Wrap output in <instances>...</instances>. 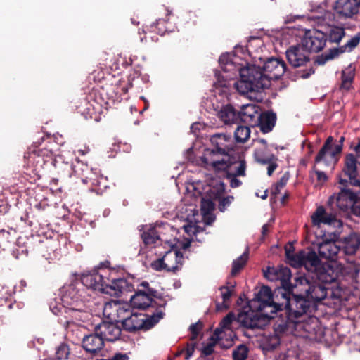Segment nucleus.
Returning a JSON list of instances; mask_svg holds the SVG:
<instances>
[{
	"label": "nucleus",
	"mask_w": 360,
	"mask_h": 360,
	"mask_svg": "<svg viewBox=\"0 0 360 360\" xmlns=\"http://www.w3.org/2000/svg\"><path fill=\"white\" fill-rule=\"evenodd\" d=\"M286 64L282 59L269 58L262 66V71L255 65L240 70V79L235 83V88L240 94L258 92L268 88L271 80H276L283 75Z\"/></svg>",
	"instance_id": "f257e3e1"
},
{
	"label": "nucleus",
	"mask_w": 360,
	"mask_h": 360,
	"mask_svg": "<svg viewBox=\"0 0 360 360\" xmlns=\"http://www.w3.org/2000/svg\"><path fill=\"white\" fill-rule=\"evenodd\" d=\"M249 310L238 314L237 321L245 328L262 329L274 317V314L283 311V303L276 302L269 287L263 286L255 298L248 303Z\"/></svg>",
	"instance_id": "f03ea898"
},
{
	"label": "nucleus",
	"mask_w": 360,
	"mask_h": 360,
	"mask_svg": "<svg viewBox=\"0 0 360 360\" xmlns=\"http://www.w3.org/2000/svg\"><path fill=\"white\" fill-rule=\"evenodd\" d=\"M24 158L27 169H30L35 175H39L44 167L47 164L53 165L59 170L62 168V157L56 158L52 148L46 147L39 148V146L37 143H34L28 148Z\"/></svg>",
	"instance_id": "7ed1b4c3"
},
{
	"label": "nucleus",
	"mask_w": 360,
	"mask_h": 360,
	"mask_svg": "<svg viewBox=\"0 0 360 360\" xmlns=\"http://www.w3.org/2000/svg\"><path fill=\"white\" fill-rule=\"evenodd\" d=\"M281 298L283 300V311H285L288 323L295 322L296 319L316 309V305L309 300L303 292L295 294L294 290L284 292Z\"/></svg>",
	"instance_id": "20e7f679"
},
{
	"label": "nucleus",
	"mask_w": 360,
	"mask_h": 360,
	"mask_svg": "<svg viewBox=\"0 0 360 360\" xmlns=\"http://www.w3.org/2000/svg\"><path fill=\"white\" fill-rule=\"evenodd\" d=\"M164 312L161 310H157L150 314L142 313H132L130 311L129 315L122 321V326L124 329L129 332H134L141 329L148 330L153 327L157 323L163 318Z\"/></svg>",
	"instance_id": "39448f33"
},
{
	"label": "nucleus",
	"mask_w": 360,
	"mask_h": 360,
	"mask_svg": "<svg viewBox=\"0 0 360 360\" xmlns=\"http://www.w3.org/2000/svg\"><path fill=\"white\" fill-rule=\"evenodd\" d=\"M359 272L360 264L357 263H354L351 267L344 269L338 265L325 263L321 264L315 273L321 283H332L339 281L343 273L351 274L352 281L356 282Z\"/></svg>",
	"instance_id": "423d86ee"
},
{
	"label": "nucleus",
	"mask_w": 360,
	"mask_h": 360,
	"mask_svg": "<svg viewBox=\"0 0 360 360\" xmlns=\"http://www.w3.org/2000/svg\"><path fill=\"white\" fill-rule=\"evenodd\" d=\"M295 289L297 292H303L315 305L326 297L328 290L325 284L319 281H310L305 276L295 278Z\"/></svg>",
	"instance_id": "0eeeda50"
},
{
	"label": "nucleus",
	"mask_w": 360,
	"mask_h": 360,
	"mask_svg": "<svg viewBox=\"0 0 360 360\" xmlns=\"http://www.w3.org/2000/svg\"><path fill=\"white\" fill-rule=\"evenodd\" d=\"M219 165L222 167L221 171L224 172V176L231 188H238L242 185L239 177L246 176V162L242 160L240 155L230 154L225 162Z\"/></svg>",
	"instance_id": "6e6552de"
},
{
	"label": "nucleus",
	"mask_w": 360,
	"mask_h": 360,
	"mask_svg": "<svg viewBox=\"0 0 360 360\" xmlns=\"http://www.w3.org/2000/svg\"><path fill=\"white\" fill-rule=\"evenodd\" d=\"M338 182L341 186L340 191L337 194L330 196L328 202L330 205H335L340 211L346 212L351 210L357 194L352 191L349 186L359 188L356 193L360 192V187L351 184L349 179H344L342 175L340 176Z\"/></svg>",
	"instance_id": "1a4fd4ad"
},
{
	"label": "nucleus",
	"mask_w": 360,
	"mask_h": 360,
	"mask_svg": "<svg viewBox=\"0 0 360 360\" xmlns=\"http://www.w3.org/2000/svg\"><path fill=\"white\" fill-rule=\"evenodd\" d=\"M265 278L270 281H279L280 285L276 287L275 296L278 299L284 292H290L295 290V284L290 283L291 271L286 266L268 267L264 271Z\"/></svg>",
	"instance_id": "9d476101"
},
{
	"label": "nucleus",
	"mask_w": 360,
	"mask_h": 360,
	"mask_svg": "<svg viewBox=\"0 0 360 360\" xmlns=\"http://www.w3.org/2000/svg\"><path fill=\"white\" fill-rule=\"evenodd\" d=\"M60 170L67 172L70 176L75 175L80 178L84 184L91 183L92 185L97 184V176L100 174V170L97 168L90 167L87 164L77 160L73 164L63 161Z\"/></svg>",
	"instance_id": "9b49d317"
},
{
	"label": "nucleus",
	"mask_w": 360,
	"mask_h": 360,
	"mask_svg": "<svg viewBox=\"0 0 360 360\" xmlns=\"http://www.w3.org/2000/svg\"><path fill=\"white\" fill-rule=\"evenodd\" d=\"M310 18L317 26L325 27L326 39L330 43L339 44L345 36V30L343 27L330 25L333 19L331 12L323 11L321 15H312Z\"/></svg>",
	"instance_id": "f8f14e48"
},
{
	"label": "nucleus",
	"mask_w": 360,
	"mask_h": 360,
	"mask_svg": "<svg viewBox=\"0 0 360 360\" xmlns=\"http://www.w3.org/2000/svg\"><path fill=\"white\" fill-rule=\"evenodd\" d=\"M286 256L291 266L295 268L304 266L309 271L315 273L321 265L320 259L312 250H301L295 254L286 250Z\"/></svg>",
	"instance_id": "ddd939ff"
},
{
	"label": "nucleus",
	"mask_w": 360,
	"mask_h": 360,
	"mask_svg": "<svg viewBox=\"0 0 360 360\" xmlns=\"http://www.w3.org/2000/svg\"><path fill=\"white\" fill-rule=\"evenodd\" d=\"M184 261L183 254L176 248L172 247L162 257L153 261L151 267L156 271L176 272L181 269Z\"/></svg>",
	"instance_id": "4468645a"
},
{
	"label": "nucleus",
	"mask_w": 360,
	"mask_h": 360,
	"mask_svg": "<svg viewBox=\"0 0 360 360\" xmlns=\"http://www.w3.org/2000/svg\"><path fill=\"white\" fill-rule=\"evenodd\" d=\"M85 289L79 282L72 283L63 288L61 301L65 308L83 307L88 300Z\"/></svg>",
	"instance_id": "2eb2a0df"
},
{
	"label": "nucleus",
	"mask_w": 360,
	"mask_h": 360,
	"mask_svg": "<svg viewBox=\"0 0 360 360\" xmlns=\"http://www.w3.org/2000/svg\"><path fill=\"white\" fill-rule=\"evenodd\" d=\"M160 299L158 297H153V295H150V294H148L146 292H142L141 290H138V291L131 296L130 299L131 305L135 308L142 310H148L151 312H156L157 310L162 311V308L165 307L167 302L160 300V302H158L154 299Z\"/></svg>",
	"instance_id": "dca6fc26"
},
{
	"label": "nucleus",
	"mask_w": 360,
	"mask_h": 360,
	"mask_svg": "<svg viewBox=\"0 0 360 360\" xmlns=\"http://www.w3.org/2000/svg\"><path fill=\"white\" fill-rule=\"evenodd\" d=\"M333 141L332 136L328 137L315 158L316 164H323L326 167L333 168L338 160L337 155L341 153V146H333Z\"/></svg>",
	"instance_id": "f3484780"
},
{
	"label": "nucleus",
	"mask_w": 360,
	"mask_h": 360,
	"mask_svg": "<svg viewBox=\"0 0 360 360\" xmlns=\"http://www.w3.org/2000/svg\"><path fill=\"white\" fill-rule=\"evenodd\" d=\"M356 155L352 153L347 154L345 159L343 174L349 179L351 184L360 187V174L357 170V163L360 165V139L354 146Z\"/></svg>",
	"instance_id": "a211bd4d"
},
{
	"label": "nucleus",
	"mask_w": 360,
	"mask_h": 360,
	"mask_svg": "<svg viewBox=\"0 0 360 360\" xmlns=\"http://www.w3.org/2000/svg\"><path fill=\"white\" fill-rule=\"evenodd\" d=\"M224 191V184L220 182L216 186L210 187L207 191L209 198H202L201 200V212L207 224H211L215 219L212 214L214 208L213 200L219 198Z\"/></svg>",
	"instance_id": "6ab92c4d"
},
{
	"label": "nucleus",
	"mask_w": 360,
	"mask_h": 360,
	"mask_svg": "<svg viewBox=\"0 0 360 360\" xmlns=\"http://www.w3.org/2000/svg\"><path fill=\"white\" fill-rule=\"evenodd\" d=\"M108 270L100 269L84 273L81 276V284L82 288L86 287L94 290L103 292L108 277Z\"/></svg>",
	"instance_id": "aec40b11"
},
{
	"label": "nucleus",
	"mask_w": 360,
	"mask_h": 360,
	"mask_svg": "<svg viewBox=\"0 0 360 360\" xmlns=\"http://www.w3.org/2000/svg\"><path fill=\"white\" fill-rule=\"evenodd\" d=\"M301 44L308 52L318 53L321 51L326 44L324 30L315 29L307 31Z\"/></svg>",
	"instance_id": "412c9836"
},
{
	"label": "nucleus",
	"mask_w": 360,
	"mask_h": 360,
	"mask_svg": "<svg viewBox=\"0 0 360 360\" xmlns=\"http://www.w3.org/2000/svg\"><path fill=\"white\" fill-rule=\"evenodd\" d=\"M129 306L126 303L111 300L104 304L103 314L110 321L119 323L122 321L125 315L130 314Z\"/></svg>",
	"instance_id": "4be33fe9"
},
{
	"label": "nucleus",
	"mask_w": 360,
	"mask_h": 360,
	"mask_svg": "<svg viewBox=\"0 0 360 360\" xmlns=\"http://www.w3.org/2000/svg\"><path fill=\"white\" fill-rule=\"evenodd\" d=\"M285 54L288 61L294 68L304 65L309 61V52L302 44L290 46Z\"/></svg>",
	"instance_id": "5701e85b"
},
{
	"label": "nucleus",
	"mask_w": 360,
	"mask_h": 360,
	"mask_svg": "<svg viewBox=\"0 0 360 360\" xmlns=\"http://www.w3.org/2000/svg\"><path fill=\"white\" fill-rule=\"evenodd\" d=\"M261 110L255 104H246L241 106L239 110V120L251 127H255L259 123Z\"/></svg>",
	"instance_id": "b1692460"
},
{
	"label": "nucleus",
	"mask_w": 360,
	"mask_h": 360,
	"mask_svg": "<svg viewBox=\"0 0 360 360\" xmlns=\"http://www.w3.org/2000/svg\"><path fill=\"white\" fill-rule=\"evenodd\" d=\"M116 322L110 321H103L95 327V332L98 333L105 341L114 342L121 335V329Z\"/></svg>",
	"instance_id": "393cba45"
},
{
	"label": "nucleus",
	"mask_w": 360,
	"mask_h": 360,
	"mask_svg": "<svg viewBox=\"0 0 360 360\" xmlns=\"http://www.w3.org/2000/svg\"><path fill=\"white\" fill-rule=\"evenodd\" d=\"M230 154L223 155L219 153L215 149H206L203 155L201 157V161L205 167L216 172H220L222 167L219 166V163L225 162Z\"/></svg>",
	"instance_id": "a878e982"
},
{
	"label": "nucleus",
	"mask_w": 360,
	"mask_h": 360,
	"mask_svg": "<svg viewBox=\"0 0 360 360\" xmlns=\"http://www.w3.org/2000/svg\"><path fill=\"white\" fill-rule=\"evenodd\" d=\"M317 250L321 257L336 261L339 258H342L340 247L338 241L326 240L320 243L317 246Z\"/></svg>",
	"instance_id": "bb28decb"
},
{
	"label": "nucleus",
	"mask_w": 360,
	"mask_h": 360,
	"mask_svg": "<svg viewBox=\"0 0 360 360\" xmlns=\"http://www.w3.org/2000/svg\"><path fill=\"white\" fill-rule=\"evenodd\" d=\"M311 221L315 226L323 224L330 226L340 227L342 224V221L338 219L333 213L327 212L323 206H319L316 208L311 216Z\"/></svg>",
	"instance_id": "cd10ccee"
},
{
	"label": "nucleus",
	"mask_w": 360,
	"mask_h": 360,
	"mask_svg": "<svg viewBox=\"0 0 360 360\" xmlns=\"http://www.w3.org/2000/svg\"><path fill=\"white\" fill-rule=\"evenodd\" d=\"M210 142L213 146L212 149L223 155L231 154L233 150L234 143L231 135L215 134L211 136Z\"/></svg>",
	"instance_id": "c85d7f7f"
},
{
	"label": "nucleus",
	"mask_w": 360,
	"mask_h": 360,
	"mask_svg": "<svg viewBox=\"0 0 360 360\" xmlns=\"http://www.w3.org/2000/svg\"><path fill=\"white\" fill-rule=\"evenodd\" d=\"M360 8V0H337L334 10L341 18H349L356 14Z\"/></svg>",
	"instance_id": "c756f323"
},
{
	"label": "nucleus",
	"mask_w": 360,
	"mask_h": 360,
	"mask_svg": "<svg viewBox=\"0 0 360 360\" xmlns=\"http://www.w3.org/2000/svg\"><path fill=\"white\" fill-rule=\"evenodd\" d=\"M340 247L341 256L352 255L356 253L360 245V237L356 233H351L338 241Z\"/></svg>",
	"instance_id": "7c9ffc66"
},
{
	"label": "nucleus",
	"mask_w": 360,
	"mask_h": 360,
	"mask_svg": "<svg viewBox=\"0 0 360 360\" xmlns=\"http://www.w3.org/2000/svg\"><path fill=\"white\" fill-rule=\"evenodd\" d=\"M82 347L89 354H98L104 347V340L95 332L83 338Z\"/></svg>",
	"instance_id": "2f4dec72"
},
{
	"label": "nucleus",
	"mask_w": 360,
	"mask_h": 360,
	"mask_svg": "<svg viewBox=\"0 0 360 360\" xmlns=\"http://www.w3.org/2000/svg\"><path fill=\"white\" fill-rule=\"evenodd\" d=\"M129 289V283L124 278H113L106 280L103 293L111 296L119 297L122 293Z\"/></svg>",
	"instance_id": "473e14b6"
},
{
	"label": "nucleus",
	"mask_w": 360,
	"mask_h": 360,
	"mask_svg": "<svg viewBox=\"0 0 360 360\" xmlns=\"http://www.w3.org/2000/svg\"><path fill=\"white\" fill-rule=\"evenodd\" d=\"M67 324L75 323V321H84L88 319L89 311L86 304L83 307H70L65 309Z\"/></svg>",
	"instance_id": "72a5a7b5"
},
{
	"label": "nucleus",
	"mask_w": 360,
	"mask_h": 360,
	"mask_svg": "<svg viewBox=\"0 0 360 360\" xmlns=\"http://www.w3.org/2000/svg\"><path fill=\"white\" fill-rule=\"evenodd\" d=\"M295 328L297 330H302L305 334H302L304 337L313 338L316 335V329L319 328V320L314 316H311L307 321H300L296 319L295 322Z\"/></svg>",
	"instance_id": "f704fd0d"
},
{
	"label": "nucleus",
	"mask_w": 360,
	"mask_h": 360,
	"mask_svg": "<svg viewBox=\"0 0 360 360\" xmlns=\"http://www.w3.org/2000/svg\"><path fill=\"white\" fill-rule=\"evenodd\" d=\"M257 127H259L261 131L266 134L272 131L276 121V113L271 111L265 112H261V119Z\"/></svg>",
	"instance_id": "c9c22d12"
},
{
	"label": "nucleus",
	"mask_w": 360,
	"mask_h": 360,
	"mask_svg": "<svg viewBox=\"0 0 360 360\" xmlns=\"http://www.w3.org/2000/svg\"><path fill=\"white\" fill-rule=\"evenodd\" d=\"M218 115L225 124H232L239 121V111H237L231 105L224 106Z\"/></svg>",
	"instance_id": "e433bc0d"
},
{
	"label": "nucleus",
	"mask_w": 360,
	"mask_h": 360,
	"mask_svg": "<svg viewBox=\"0 0 360 360\" xmlns=\"http://www.w3.org/2000/svg\"><path fill=\"white\" fill-rule=\"evenodd\" d=\"M219 63L224 72H231L233 75H235L237 72H239L240 75V70L247 68L235 65V62L233 61L231 56L228 53L221 55L219 58Z\"/></svg>",
	"instance_id": "4c0bfd02"
},
{
	"label": "nucleus",
	"mask_w": 360,
	"mask_h": 360,
	"mask_svg": "<svg viewBox=\"0 0 360 360\" xmlns=\"http://www.w3.org/2000/svg\"><path fill=\"white\" fill-rule=\"evenodd\" d=\"M141 238L146 245H153L162 240L156 226H150L141 233Z\"/></svg>",
	"instance_id": "58836bf2"
},
{
	"label": "nucleus",
	"mask_w": 360,
	"mask_h": 360,
	"mask_svg": "<svg viewBox=\"0 0 360 360\" xmlns=\"http://www.w3.org/2000/svg\"><path fill=\"white\" fill-rule=\"evenodd\" d=\"M16 239V231L13 229L6 231L0 230V249L5 250L8 248L11 243Z\"/></svg>",
	"instance_id": "ea45409f"
},
{
	"label": "nucleus",
	"mask_w": 360,
	"mask_h": 360,
	"mask_svg": "<svg viewBox=\"0 0 360 360\" xmlns=\"http://www.w3.org/2000/svg\"><path fill=\"white\" fill-rule=\"evenodd\" d=\"M354 68L351 65L342 71V82L340 89L349 91L352 87V84L354 78Z\"/></svg>",
	"instance_id": "a19ab883"
},
{
	"label": "nucleus",
	"mask_w": 360,
	"mask_h": 360,
	"mask_svg": "<svg viewBox=\"0 0 360 360\" xmlns=\"http://www.w3.org/2000/svg\"><path fill=\"white\" fill-rule=\"evenodd\" d=\"M236 320L235 315L230 312L219 323V327L217 328L214 330V335L217 338H221V333L225 330H231L232 323Z\"/></svg>",
	"instance_id": "79ce46f5"
},
{
	"label": "nucleus",
	"mask_w": 360,
	"mask_h": 360,
	"mask_svg": "<svg viewBox=\"0 0 360 360\" xmlns=\"http://www.w3.org/2000/svg\"><path fill=\"white\" fill-rule=\"evenodd\" d=\"M248 259V247L246 250L232 263L231 274L233 276H236L240 270L245 266Z\"/></svg>",
	"instance_id": "37998d69"
},
{
	"label": "nucleus",
	"mask_w": 360,
	"mask_h": 360,
	"mask_svg": "<svg viewBox=\"0 0 360 360\" xmlns=\"http://www.w3.org/2000/svg\"><path fill=\"white\" fill-rule=\"evenodd\" d=\"M250 136V126H238L234 132L235 139L238 143H245Z\"/></svg>",
	"instance_id": "c03bdc74"
},
{
	"label": "nucleus",
	"mask_w": 360,
	"mask_h": 360,
	"mask_svg": "<svg viewBox=\"0 0 360 360\" xmlns=\"http://www.w3.org/2000/svg\"><path fill=\"white\" fill-rule=\"evenodd\" d=\"M340 49L337 48L330 49L328 53H323L318 56L316 58L315 63L319 65H324L327 61L335 58L340 54Z\"/></svg>",
	"instance_id": "a18cd8bd"
},
{
	"label": "nucleus",
	"mask_w": 360,
	"mask_h": 360,
	"mask_svg": "<svg viewBox=\"0 0 360 360\" xmlns=\"http://www.w3.org/2000/svg\"><path fill=\"white\" fill-rule=\"evenodd\" d=\"M360 42V33L356 34L354 37H352L345 45L340 46V48H337L340 49V53H342L344 52H350L354 48H356Z\"/></svg>",
	"instance_id": "49530a36"
},
{
	"label": "nucleus",
	"mask_w": 360,
	"mask_h": 360,
	"mask_svg": "<svg viewBox=\"0 0 360 360\" xmlns=\"http://www.w3.org/2000/svg\"><path fill=\"white\" fill-rule=\"evenodd\" d=\"M289 178V172H286L272 187L271 191V195L276 197L278 193H280L281 189L287 184Z\"/></svg>",
	"instance_id": "de8ad7c7"
},
{
	"label": "nucleus",
	"mask_w": 360,
	"mask_h": 360,
	"mask_svg": "<svg viewBox=\"0 0 360 360\" xmlns=\"http://www.w3.org/2000/svg\"><path fill=\"white\" fill-rule=\"evenodd\" d=\"M248 348L245 345H240L233 349L232 356L233 360H245L248 355Z\"/></svg>",
	"instance_id": "09e8293b"
},
{
	"label": "nucleus",
	"mask_w": 360,
	"mask_h": 360,
	"mask_svg": "<svg viewBox=\"0 0 360 360\" xmlns=\"http://www.w3.org/2000/svg\"><path fill=\"white\" fill-rule=\"evenodd\" d=\"M167 21L164 19H158L155 23L151 25V31L160 35H164L165 33L170 32L169 29L166 26Z\"/></svg>",
	"instance_id": "8fccbe9b"
},
{
	"label": "nucleus",
	"mask_w": 360,
	"mask_h": 360,
	"mask_svg": "<svg viewBox=\"0 0 360 360\" xmlns=\"http://www.w3.org/2000/svg\"><path fill=\"white\" fill-rule=\"evenodd\" d=\"M228 284L229 285L221 286L219 288V290L221 291V297L224 303L229 302L230 301L231 297L236 287V282L233 283H228Z\"/></svg>",
	"instance_id": "3c124183"
},
{
	"label": "nucleus",
	"mask_w": 360,
	"mask_h": 360,
	"mask_svg": "<svg viewBox=\"0 0 360 360\" xmlns=\"http://www.w3.org/2000/svg\"><path fill=\"white\" fill-rule=\"evenodd\" d=\"M280 338L273 335L266 338L264 343V348L268 351L274 350L280 345Z\"/></svg>",
	"instance_id": "603ef678"
},
{
	"label": "nucleus",
	"mask_w": 360,
	"mask_h": 360,
	"mask_svg": "<svg viewBox=\"0 0 360 360\" xmlns=\"http://www.w3.org/2000/svg\"><path fill=\"white\" fill-rule=\"evenodd\" d=\"M70 354V349L66 344L60 345L56 352V358L58 360L66 359Z\"/></svg>",
	"instance_id": "864d4df0"
},
{
	"label": "nucleus",
	"mask_w": 360,
	"mask_h": 360,
	"mask_svg": "<svg viewBox=\"0 0 360 360\" xmlns=\"http://www.w3.org/2000/svg\"><path fill=\"white\" fill-rule=\"evenodd\" d=\"M255 160H257V162H258L259 163H261L262 165L267 164L268 162H270L271 159V160L276 159L275 155H272V154L267 157H264L260 151H256L255 153Z\"/></svg>",
	"instance_id": "5fc2aeb1"
},
{
	"label": "nucleus",
	"mask_w": 360,
	"mask_h": 360,
	"mask_svg": "<svg viewBox=\"0 0 360 360\" xmlns=\"http://www.w3.org/2000/svg\"><path fill=\"white\" fill-rule=\"evenodd\" d=\"M140 286L143 287V289L141 290L142 292L149 293L150 295H153V297H158V291L153 288H150V285L147 281H143L140 283Z\"/></svg>",
	"instance_id": "6e6d98bb"
},
{
	"label": "nucleus",
	"mask_w": 360,
	"mask_h": 360,
	"mask_svg": "<svg viewBox=\"0 0 360 360\" xmlns=\"http://www.w3.org/2000/svg\"><path fill=\"white\" fill-rule=\"evenodd\" d=\"M233 200V197L232 196H227L221 198L219 200V210L221 212H224L226 209V207L231 203Z\"/></svg>",
	"instance_id": "4d7b16f0"
},
{
	"label": "nucleus",
	"mask_w": 360,
	"mask_h": 360,
	"mask_svg": "<svg viewBox=\"0 0 360 360\" xmlns=\"http://www.w3.org/2000/svg\"><path fill=\"white\" fill-rule=\"evenodd\" d=\"M202 328V323L199 321L195 323H193L190 326L189 330L192 334V339L196 338L197 335L199 333V331Z\"/></svg>",
	"instance_id": "13d9d810"
},
{
	"label": "nucleus",
	"mask_w": 360,
	"mask_h": 360,
	"mask_svg": "<svg viewBox=\"0 0 360 360\" xmlns=\"http://www.w3.org/2000/svg\"><path fill=\"white\" fill-rule=\"evenodd\" d=\"M350 210L354 215L360 217V197L357 194Z\"/></svg>",
	"instance_id": "bf43d9fd"
},
{
	"label": "nucleus",
	"mask_w": 360,
	"mask_h": 360,
	"mask_svg": "<svg viewBox=\"0 0 360 360\" xmlns=\"http://www.w3.org/2000/svg\"><path fill=\"white\" fill-rule=\"evenodd\" d=\"M11 295L8 293L7 288L2 287L0 293V306H2L4 303H6L10 299Z\"/></svg>",
	"instance_id": "052dcab7"
},
{
	"label": "nucleus",
	"mask_w": 360,
	"mask_h": 360,
	"mask_svg": "<svg viewBox=\"0 0 360 360\" xmlns=\"http://www.w3.org/2000/svg\"><path fill=\"white\" fill-rule=\"evenodd\" d=\"M27 253L28 250L27 247H17L13 250V255L16 259H18L20 255H27Z\"/></svg>",
	"instance_id": "680f3d73"
},
{
	"label": "nucleus",
	"mask_w": 360,
	"mask_h": 360,
	"mask_svg": "<svg viewBox=\"0 0 360 360\" xmlns=\"http://www.w3.org/2000/svg\"><path fill=\"white\" fill-rule=\"evenodd\" d=\"M266 165H268L267 174L270 176L272 175L275 169L278 167V164L276 163V158L275 160L271 159L270 162H268Z\"/></svg>",
	"instance_id": "e2e57ef3"
},
{
	"label": "nucleus",
	"mask_w": 360,
	"mask_h": 360,
	"mask_svg": "<svg viewBox=\"0 0 360 360\" xmlns=\"http://www.w3.org/2000/svg\"><path fill=\"white\" fill-rule=\"evenodd\" d=\"M314 172L316 174L317 180L319 181L325 182L328 180V176L324 172L316 169H315Z\"/></svg>",
	"instance_id": "0e129e2a"
},
{
	"label": "nucleus",
	"mask_w": 360,
	"mask_h": 360,
	"mask_svg": "<svg viewBox=\"0 0 360 360\" xmlns=\"http://www.w3.org/2000/svg\"><path fill=\"white\" fill-rule=\"evenodd\" d=\"M27 240L28 239L26 237H17L14 243L17 247H26Z\"/></svg>",
	"instance_id": "69168bd1"
},
{
	"label": "nucleus",
	"mask_w": 360,
	"mask_h": 360,
	"mask_svg": "<svg viewBox=\"0 0 360 360\" xmlns=\"http://www.w3.org/2000/svg\"><path fill=\"white\" fill-rule=\"evenodd\" d=\"M213 351H214L213 346L211 344L205 347L203 349V353L207 356L212 354Z\"/></svg>",
	"instance_id": "338daca9"
},
{
	"label": "nucleus",
	"mask_w": 360,
	"mask_h": 360,
	"mask_svg": "<svg viewBox=\"0 0 360 360\" xmlns=\"http://www.w3.org/2000/svg\"><path fill=\"white\" fill-rule=\"evenodd\" d=\"M89 151H90V148L89 146H84V148H81V149L78 150V153L82 155H84L87 154Z\"/></svg>",
	"instance_id": "774afa93"
}]
</instances>
